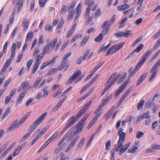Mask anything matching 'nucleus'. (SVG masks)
<instances>
[{
  "label": "nucleus",
  "instance_id": "7",
  "mask_svg": "<svg viewBox=\"0 0 160 160\" xmlns=\"http://www.w3.org/2000/svg\"><path fill=\"white\" fill-rule=\"evenodd\" d=\"M58 133V132L57 131H56L53 134L52 136L48 139L46 142H45L44 144L41 148V150H43L45 148L52 142V141L54 139V138L56 137Z\"/></svg>",
  "mask_w": 160,
  "mask_h": 160
},
{
  "label": "nucleus",
  "instance_id": "54",
  "mask_svg": "<svg viewBox=\"0 0 160 160\" xmlns=\"http://www.w3.org/2000/svg\"><path fill=\"white\" fill-rule=\"evenodd\" d=\"M76 14L75 16L74 20V22H76L77 20L78 19V18L80 16L81 12V11H76Z\"/></svg>",
  "mask_w": 160,
  "mask_h": 160
},
{
  "label": "nucleus",
  "instance_id": "4",
  "mask_svg": "<svg viewBox=\"0 0 160 160\" xmlns=\"http://www.w3.org/2000/svg\"><path fill=\"white\" fill-rule=\"evenodd\" d=\"M71 54V52H69L66 54H65L63 57V59L62 60V61L61 65L59 66L58 68L57 69L59 71H60L62 70L63 68L65 66H66L65 68V71L67 70L68 68V66H66L65 65V64L66 63V61L68 60V58L70 56Z\"/></svg>",
  "mask_w": 160,
  "mask_h": 160
},
{
  "label": "nucleus",
  "instance_id": "12",
  "mask_svg": "<svg viewBox=\"0 0 160 160\" xmlns=\"http://www.w3.org/2000/svg\"><path fill=\"white\" fill-rule=\"evenodd\" d=\"M17 121H14L10 125V127L7 129V132H10L13 131L15 129L19 128L17 124Z\"/></svg>",
  "mask_w": 160,
  "mask_h": 160
},
{
  "label": "nucleus",
  "instance_id": "43",
  "mask_svg": "<svg viewBox=\"0 0 160 160\" xmlns=\"http://www.w3.org/2000/svg\"><path fill=\"white\" fill-rule=\"evenodd\" d=\"M111 43H109L107 46L105 47H104V45L102 46V47L101 48L99 49L98 52H101L102 51H106L107 49L109 47Z\"/></svg>",
  "mask_w": 160,
  "mask_h": 160
},
{
  "label": "nucleus",
  "instance_id": "5",
  "mask_svg": "<svg viewBox=\"0 0 160 160\" xmlns=\"http://www.w3.org/2000/svg\"><path fill=\"white\" fill-rule=\"evenodd\" d=\"M82 73L80 70H78L75 72L66 81L65 84L68 85L72 83L77 78L80 76Z\"/></svg>",
  "mask_w": 160,
  "mask_h": 160
},
{
  "label": "nucleus",
  "instance_id": "59",
  "mask_svg": "<svg viewBox=\"0 0 160 160\" xmlns=\"http://www.w3.org/2000/svg\"><path fill=\"white\" fill-rule=\"evenodd\" d=\"M160 45V38H159L157 41L154 46V48L155 49L157 48Z\"/></svg>",
  "mask_w": 160,
  "mask_h": 160
},
{
  "label": "nucleus",
  "instance_id": "32",
  "mask_svg": "<svg viewBox=\"0 0 160 160\" xmlns=\"http://www.w3.org/2000/svg\"><path fill=\"white\" fill-rule=\"evenodd\" d=\"M89 38V36L88 35L85 36L81 42V45H84L88 41Z\"/></svg>",
  "mask_w": 160,
  "mask_h": 160
},
{
  "label": "nucleus",
  "instance_id": "42",
  "mask_svg": "<svg viewBox=\"0 0 160 160\" xmlns=\"http://www.w3.org/2000/svg\"><path fill=\"white\" fill-rule=\"evenodd\" d=\"M151 148L153 149L159 150H160V145L154 144L151 145Z\"/></svg>",
  "mask_w": 160,
  "mask_h": 160
},
{
  "label": "nucleus",
  "instance_id": "23",
  "mask_svg": "<svg viewBox=\"0 0 160 160\" xmlns=\"http://www.w3.org/2000/svg\"><path fill=\"white\" fill-rule=\"evenodd\" d=\"M49 45H47L46 46H44L43 48L42 53L44 56L46 54H49L50 53L49 47Z\"/></svg>",
  "mask_w": 160,
  "mask_h": 160
},
{
  "label": "nucleus",
  "instance_id": "15",
  "mask_svg": "<svg viewBox=\"0 0 160 160\" xmlns=\"http://www.w3.org/2000/svg\"><path fill=\"white\" fill-rule=\"evenodd\" d=\"M29 23V20L27 18L23 19L22 22V26L23 27V31H27Z\"/></svg>",
  "mask_w": 160,
  "mask_h": 160
},
{
  "label": "nucleus",
  "instance_id": "64",
  "mask_svg": "<svg viewBox=\"0 0 160 160\" xmlns=\"http://www.w3.org/2000/svg\"><path fill=\"white\" fill-rule=\"evenodd\" d=\"M112 114L111 113L108 111L106 113L105 115V118L106 120H107L109 118Z\"/></svg>",
  "mask_w": 160,
  "mask_h": 160
},
{
  "label": "nucleus",
  "instance_id": "62",
  "mask_svg": "<svg viewBox=\"0 0 160 160\" xmlns=\"http://www.w3.org/2000/svg\"><path fill=\"white\" fill-rule=\"evenodd\" d=\"M144 135V133L142 132H137L136 137L138 138H141Z\"/></svg>",
  "mask_w": 160,
  "mask_h": 160
},
{
  "label": "nucleus",
  "instance_id": "11",
  "mask_svg": "<svg viewBox=\"0 0 160 160\" xmlns=\"http://www.w3.org/2000/svg\"><path fill=\"white\" fill-rule=\"evenodd\" d=\"M31 87V86L29 85V82L28 81H25L21 83V87L23 91L29 90Z\"/></svg>",
  "mask_w": 160,
  "mask_h": 160
},
{
  "label": "nucleus",
  "instance_id": "26",
  "mask_svg": "<svg viewBox=\"0 0 160 160\" xmlns=\"http://www.w3.org/2000/svg\"><path fill=\"white\" fill-rule=\"evenodd\" d=\"M42 79V78H39L37 79L34 82L32 85V87L34 88L37 87L39 85L40 82L41 81Z\"/></svg>",
  "mask_w": 160,
  "mask_h": 160
},
{
  "label": "nucleus",
  "instance_id": "30",
  "mask_svg": "<svg viewBox=\"0 0 160 160\" xmlns=\"http://www.w3.org/2000/svg\"><path fill=\"white\" fill-rule=\"evenodd\" d=\"M103 33H101L95 39V41L97 42H99L101 41L103 38Z\"/></svg>",
  "mask_w": 160,
  "mask_h": 160
},
{
  "label": "nucleus",
  "instance_id": "51",
  "mask_svg": "<svg viewBox=\"0 0 160 160\" xmlns=\"http://www.w3.org/2000/svg\"><path fill=\"white\" fill-rule=\"evenodd\" d=\"M144 103V101L143 100H141L138 105V109H139L142 108Z\"/></svg>",
  "mask_w": 160,
  "mask_h": 160
},
{
  "label": "nucleus",
  "instance_id": "2",
  "mask_svg": "<svg viewBox=\"0 0 160 160\" xmlns=\"http://www.w3.org/2000/svg\"><path fill=\"white\" fill-rule=\"evenodd\" d=\"M47 115V113L42 114L29 127L28 131L32 133L39 124L44 120Z\"/></svg>",
  "mask_w": 160,
  "mask_h": 160
},
{
  "label": "nucleus",
  "instance_id": "38",
  "mask_svg": "<svg viewBox=\"0 0 160 160\" xmlns=\"http://www.w3.org/2000/svg\"><path fill=\"white\" fill-rule=\"evenodd\" d=\"M75 2H72L71 5L68 8V11L70 12L73 11V9L75 6Z\"/></svg>",
  "mask_w": 160,
  "mask_h": 160
},
{
  "label": "nucleus",
  "instance_id": "31",
  "mask_svg": "<svg viewBox=\"0 0 160 160\" xmlns=\"http://www.w3.org/2000/svg\"><path fill=\"white\" fill-rule=\"evenodd\" d=\"M83 108H82L78 112V114L76 116V118H77L78 119L82 115V114L86 111Z\"/></svg>",
  "mask_w": 160,
  "mask_h": 160
},
{
  "label": "nucleus",
  "instance_id": "27",
  "mask_svg": "<svg viewBox=\"0 0 160 160\" xmlns=\"http://www.w3.org/2000/svg\"><path fill=\"white\" fill-rule=\"evenodd\" d=\"M112 25L109 22V21L107 20L105 21L101 26L102 28H106L109 29L110 26Z\"/></svg>",
  "mask_w": 160,
  "mask_h": 160
},
{
  "label": "nucleus",
  "instance_id": "29",
  "mask_svg": "<svg viewBox=\"0 0 160 160\" xmlns=\"http://www.w3.org/2000/svg\"><path fill=\"white\" fill-rule=\"evenodd\" d=\"M142 117L143 119L150 118L151 117L150 115V112L149 111L147 112L146 113H144L142 114Z\"/></svg>",
  "mask_w": 160,
  "mask_h": 160
},
{
  "label": "nucleus",
  "instance_id": "53",
  "mask_svg": "<svg viewBox=\"0 0 160 160\" xmlns=\"http://www.w3.org/2000/svg\"><path fill=\"white\" fill-rule=\"evenodd\" d=\"M44 56L43 54H42V53L38 55H37L36 56L37 58L36 60L41 62V60L43 58Z\"/></svg>",
  "mask_w": 160,
  "mask_h": 160
},
{
  "label": "nucleus",
  "instance_id": "24",
  "mask_svg": "<svg viewBox=\"0 0 160 160\" xmlns=\"http://www.w3.org/2000/svg\"><path fill=\"white\" fill-rule=\"evenodd\" d=\"M33 36V33L32 32H29L27 34L26 38L25 40L26 42L30 41Z\"/></svg>",
  "mask_w": 160,
  "mask_h": 160
},
{
  "label": "nucleus",
  "instance_id": "33",
  "mask_svg": "<svg viewBox=\"0 0 160 160\" xmlns=\"http://www.w3.org/2000/svg\"><path fill=\"white\" fill-rule=\"evenodd\" d=\"M127 75V73H125L119 79L118 81V84H120L126 78Z\"/></svg>",
  "mask_w": 160,
  "mask_h": 160
},
{
  "label": "nucleus",
  "instance_id": "22",
  "mask_svg": "<svg viewBox=\"0 0 160 160\" xmlns=\"http://www.w3.org/2000/svg\"><path fill=\"white\" fill-rule=\"evenodd\" d=\"M130 7V5L126 4H123L118 7V9L120 11H123L129 8Z\"/></svg>",
  "mask_w": 160,
  "mask_h": 160
},
{
  "label": "nucleus",
  "instance_id": "9",
  "mask_svg": "<svg viewBox=\"0 0 160 160\" xmlns=\"http://www.w3.org/2000/svg\"><path fill=\"white\" fill-rule=\"evenodd\" d=\"M142 66L139 64L138 63L137 65L135 67L134 69L132 70L133 68L131 67L128 70V72L129 73V76L130 78L132 77L135 73Z\"/></svg>",
  "mask_w": 160,
  "mask_h": 160
},
{
  "label": "nucleus",
  "instance_id": "37",
  "mask_svg": "<svg viewBox=\"0 0 160 160\" xmlns=\"http://www.w3.org/2000/svg\"><path fill=\"white\" fill-rule=\"evenodd\" d=\"M122 86L119 87V89L115 93V96H118L124 89Z\"/></svg>",
  "mask_w": 160,
  "mask_h": 160
},
{
  "label": "nucleus",
  "instance_id": "46",
  "mask_svg": "<svg viewBox=\"0 0 160 160\" xmlns=\"http://www.w3.org/2000/svg\"><path fill=\"white\" fill-rule=\"evenodd\" d=\"M143 45L141 44L134 50L137 52H139L143 47Z\"/></svg>",
  "mask_w": 160,
  "mask_h": 160
},
{
  "label": "nucleus",
  "instance_id": "44",
  "mask_svg": "<svg viewBox=\"0 0 160 160\" xmlns=\"http://www.w3.org/2000/svg\"><path fill=\"white\" fill-rule=\"evenodd\" d=\"M82 37V34H78L75 36L72 39L71 42L72 43H73L77 39L79 38H81Z\"/></svg>",
  "mask_w": 160,
  "mask_h": 160
},
{
  "label": "nucleus",
  "instance_id": "18",
  "mask_svg": "<svg viewBox=\"0 0 160 160\" xmlns=\"http://www.w3.org/2000/svg\"><path fill=\"white\" fill-rule=\"evenodd\" d=\"M116 73H114L112 74L111 76L109 78L108 80L107 83H108L112 79V78H113L112 80L115 82L117 80V79L121 76V74H119L116 76Z\"/></svg>",
  "mask_w": 160,
  "mask_h": 160
},
{
  "label": "nucleus",
  "instance_id": "49",
  "mask_svg": "<svg viewBox=\"0 0 160 160\" xmlns=\"http://www.w3.org/2000/svg\"><path fill=\"white\" fill-rule=\"evenodd\" d=\"M130 82V78H128L121 85V86L123 88H125L126 87L128 83Z\"/></svg>",
  "mask_w": 160,
  "mask_h": 160
},
{
  "label": "nucleus",
  "instance_id": "39",
  "mask_svg": "<svg viewBox=\"0 0 160 160\" xmlns=\"http://www.w3.org/2000/svg\"><path fill=\"white\" fill-rule=\"evenodd\" d=\"M127 19L128 18L127 17H126L123 19L120 22V26H119L120 28H121L124 26V23L127 21Z\"/></svg>",
  "mask_w": 160,
  "mask_h": 160
},
{
  "label": "nucleus",
  "instance_id": "25",
  "mask_svg": "<svg viewBox=\"0 0 160 160\" xmlns=\"http://www.w3.org/2000/svg\"><path fill=\"white\" fill-rule=\"evenodd\" d=\"M58 40V39L57 38H55L53 41L49 42L47 45H49V47H51V48L53 49L54 48L56 43Z\"/></svg>",
  "mask_w": 160,
  "mask_h": 160
},
{
  "label": "nucleus",
  "instance_id": "63",
  "mask_svg": "<svg viewBox=\"0 0 160 160\" xmlns=\"http://www.w3.org/2000/svg\"><path fill=\"white\" fill-rule=\"evenodd\" d=\"M90 9L89 8H88L86 11V13L85 15V18H87L89 16L90 13Z\"/></svg>",
  "mask_w": 160,
  "mask_h": 160
},
{
  "label": "nucleus",
  "instance_id": "45",
  "mask_svg": "<svg viewBox=\"0 0 160 160\" xmlns=\"http://www.w3.org/2000/svg\"><path fill=\"white\" fill-rule=\"evenodd\" d=\"M47 1V0H40L39 1V4L40 7L42 8L44 7Z\"/></svg>",
  "mask_w": 160,
  "mask_h": 160
},
{
  "label": "nucleus",
  "instance_id": "6",
  "mask_svg": "<svg viewBox=\"0 0 160 160\" xmlns=\"http://www.w3.org/2000/svg\"><path fill=\"white\" fill-rule=\"evenodd\" d=\"M79 138L80 137L79 135H77L74 138L65 150L66 152H68L73 147Z\"/></svg>",
  "mask_w": 160,
  "mask_h": 160
},
{
  "label": "nucleus",
  "instance_id": "20",
  "mask_svg": "<svg viewBox=\"0 0 160 160\" xmlns=\"http://www.w3.org/2000/svg\"><path fill=\"white\" fill-rule=\"evenodd\" d=\"M148 74V73H144L140 77V78L138 79L137 85V86L139 85L140 84H141L142 82L147 77Z\"/></svg>",
  "mask_w": 160,
  "mask_h": 160
},
{
  "label": "nucleus",
  "instance_id": "50",
  "mask_svg": "<svg viewBox=\"0 0 160 160\" xmlns=\"http://www.w3.org/2000/svg\"><path fill=\"white\" fill-rule=\"evenodd\" d=\"M114 153H115V149L113 148L111 151V157L110 158L111 160H115L114 159Z\"/></svg>",
  "mask_w": 160,
  "mask_h": 160
},
{
  "label": "nucleus",
  "instance_id": "48",
  "mask_svg": "<svg viewBox=\"0 0 160 160\" xmlns=\"http://www.w3.org/2000/svg\"><path fill=\"white\" fill-rule=\"evenodd\" d=\"M48 128V127H45L43 128L41 131L39 133L38 135L40 137L44 133V132L47 131Z\"/></svg>",
  "mask_w": 160,
  "mask_h": 160
},
{
  "label": "nucleus",
  "instance_id": "8",
  "mask_svg": "<svg viewBox=\"0 0 160 160\" xmlns=\"http://www.w3.org/2000/svg\"><path fill=\"white\" fill-rule=\"evenodd\" d=\"M152 51L150 50L147 51L146 53L142 57L141 60L138 62V63L141 66H142L145 62L148 57L151 54Z\"/></svg>",
  "mask_w": 160,
  "mask_h": 160
},
{
  "label": "nucleus",
  "instance_id": "60",
  "mask_svg": "<svg viewBox=\"0 0 160 160\" xmlns=\"http://www.w3.org/2000/svg\"><path fill=\"white\" fill-rule=\"evenodd\" d=\"M132 32L131 31H127L126 33L124 32V37H128L132 34Z\"/></svg>",
  "mask_w": 160,
  "mask_h": 160
},
{
  "label": "nucleus",
  "instance_id": "13",
  "mask_svg": "<svg viewBox=\"0 0 160 160\" xmlns=\"http://www.w3.org/2000/svg\"><path fill=\"white\" fill-rule=\"evenodd\" d=\"M26 91H22L21 93L19 95V97L17 102L16 104V106H18V105L21 104L22 102V100L23 98L24 97V96L26 93Z\"/></svg>",
  "mask_w": 160,
  "mask_h": 160
},
{
  "label": "nucleus",
  "instance_id": "17",
  "mask_svg": "<svg viewBox=\"0 0 160 160\" xmlns=\"http://www.w3.org/2000/svg\"><path fill=\"white\" fill-rule=\"evenodd\" d=\"M101 114V112H100L98 114H97L93 119L90 123V124L88 127V128L89 129L93 125L96 121L97 120L98 118L99 117L100 115Z\"/></svg>",
  "mask_w": 160,
  "mask_h": 160
},
{
  "label": "nucleus",
  "instance_id": "10",
  "mask_svg": "<svg viewBox=\"0 0 160 160\" xmlns=\"http://www.w3.org/2000/svg\"><path fill=\"white\" fill-rule=\"evenodd\" d=\"M76 117L72 116L68 119V123L66 125L68 128H69L70 126L74 124L78 120Z\"/></svg>",
  "mask_w": 160,
  "mask_h": 160
},
{
  "label": "nucleus",
  "instance_id": "14",
  "mask_svg": "<svg viewBox=\"0 0 160 160\" xmlns=\"http://www.w3.org/2000/svg\"><path fill=\"white\" fill-rule=\"evenodd\" d=\"M82 121H80L76 127L75 131L76 132L80 133L82 131L84 126Z\"/></svg>",
  "mask_w": 160,
  "mask_h": 160
},
{
  "label": "nucleus",
  "instance_id": "40",
  "mask_svg": "<svg viewBox=\"0 0 160 160\" xmlns=\"http://www.w3.org/2000/svg\"><path fill=\"white\" fill-rule=\"evenodd\" d=\"M95 134H93L92 135L91 137L90 138H89V139L88 142L87 144V145L86 146L87 147H88L90 146V145L91 143V142L92 141V140H93V138H94V136H95Z\"/></svg>",
  "mask_w": 160,
  "mask_h": 160
},
{
  "label": "nucleus",
  "instance_id": "61",
  "mask_svg": "<svg viewBox=\"0 0 160 160\" xmlns=\"http://www.w3.org/2000/svg\"><path fill=\"white\" fill-rule=\"evenodd\" d=\"M40 138V137L38 135H37V136H36L33 140L31 142V145H32L35 143H36V142L38 141V140Z\"/></svg>",
  "mask_w": 160,
  "mask_h": 160
},
{
  "label": "nucleus",
  "instance_id": "16",
  "mask_svg": "<svg viewBox=\"0 0 160 160\" xmlns=\"http://www.w3.org/2000/svg\"><path fill=\"white\" fill-rule=\"evenodd\" d=\"M101 114V112H100L98 114H97L93 119L90 123V124L88 127V128L89 129L93 125L96 121L97 120L98 118L99 117L100 115Z\"/></svg>",
  "mask_w": 160,
  "mask_h": 160
},
{
  "label": "nucleus",
  "instance_id": "57",
  "mask_svg": "<svg viewBox=\"0 0 160 160\" xmlns=\"http://www.w3.org/2000/svg\"><path fill=\"white\" fill-rule=\"evenodd\" d=\"M92 102V101H91L89 102H88L86 104L85 106L83 108L86 111H87V110L89 106H90V105L91 104Z\"/></svg>",
  "mask_w": 160,
  "mask_h": 160
},
{
  "label": "nucleus",
  "instance_id": "47",
  "mask_svg": "<svg viewBox=\"0 0 160 160\" xmlns=\"http://www.w3.org/2000/svg\"><path fill=\"white\" fill-rule=\"evenodd\" d=\"M74 15V11L70 12L67 18L68 20H69L71 19H72L73 18V16Z\"/></svg>",
  "mask_w": 160,
  "mask_h": 160
},
{
  "label": "nucleus",
  "instance_id": "19",
  "mask_svg": "<svg viewBox=\"0 0 160 160\" xmlns=\"http://www.w3.org/2000/svg\"><path fill=\"white\" fill-rule=\"evenodd\" d=\"M23 2L24 0H18L17 3L15 5L16 6V5H18V8L17 10V12H19L22 9Z\"/></svg>",
  "mask_w": 160,
  "mask_h": 160
},
{
  "label": "nucleus",
  "instance_id": "35",
  "mask_svg": "<svg viewBox=\"0 0 160 160\" xmlns=\"http://www.w3.org/2000/svg\"><path fill=\"white\" fill-rule=\"evenodd\" d=\"M138 149V147L136 146H133V148H130L128 150V151L131 153H133L135 152Z\"/></svg>",
  "mask_w": 160,
  "mask_h": 160
},
{
  "label": "nucleus",
  "instance_id": "55",
  "mask_svg": "<svg viewBox=\"0 0 160 160\" xmlns=\"http://www.w3.org/2000/svg\"><path fill=\"white\" fill-rule=\"evenodd\" d=\"M101 15V11L100 9H98L96 11L94 16V18H97L98 17H99Z\"/></svg>",
  "mask_w": 160,
  "mask_h": 160
},
{
  "label": "nucleus",
  "instance_id": "34",
  "mask_svg": "<svg viewBox=\"0 0 160 160\" xmlns=\"http://www.w3.org/2000/svg\"><path fill=\"white\" fill-rule=\"evenodd\" d=\"M11 109L10 108H7L4 113L2 115L1 120H2L4 119L8 115Z\"/></svg>",
  "mask_w": 160,
  "mask_h": 160
},
{
  "label": "nucleus",
  "instance_id": "28",
  "mask_svg": "<svg viewBox=\"0 0 160 160\" xmlns=\"http://www.w3.org/2000/svg\"><path fill=\"white\" fill-rule=\"evenodd\" d=\"M57 69L56 68H52L50 69L48 73L46 74V76L47 77L55 73L57 71Z\"/></svg>",
  "mask_w": 160,
  "mask_h": 160
},
{
  "label": "nucleus",
  "instance_id": "41",
  "mask_svg": "<svg viewBox=\"0 0 160 160\" xmlns=\"http://www.w3.org/2000/svg\"><path fill=\"white\" fill-rule=\"evenodd\" d=\"M67 6L65 5H64L62 6V8L61 9L60 13L62 14H64L66 11Z\"/></svg>",
  "mask_w": 160,
  "mask_h": 160
},
{
  "label": "nucleus",
  "instance_id": "36",
  "mask_svg": "<svg viewBox=\"0 0 160 160\" xmlns=\"http://www.w3.org/2000/svg\"><path fill=\"white\" fill-rule=\"evenodd\" d=\"M31 133L29 131L26 133L23 137L21 139V142H23L26 140L30 135Z\"/></svg>",
  "mask_w": 160,
  "mask_h": 160
},
{
  "label": "nucleus",
  "instance_id": "3",
  "mask_svg": "<svg viewBox=\"0 0 160 160\" xmlns=\"http://www.w3.org/2000/svg\"><path fill=\"white\" fill-rule=\"evenodd\" d=\"M160 65V59L158 60L152 68L150 72V74H152V76L148 80L149 82H152L155 77L157 72L158 68Z\"/></svg>",
  "mask_w": 160,
  "mask_h": 160
},
{
  "label": "nucleus",
  "instance_id": "21",
  "mask_svg": "<svg viewBox=\"0 0 160 160\" xmlns=\"http://www.w3.org/2000/svg\"><path fill=\"white\" fill-rule=\"evenodd\" d=\"M125 42H123L121 43L119 45L117 46L116 48L113 49L112 52L111 54H113L118 50H119L124 44Z\"/></svg>",
  "mask_w": 160,
  "mask_h": 160
},
{
  "label": "nucleus",
  "instance_id": "1",
  "mask_svg": "<svg viewBox=\"0 0 160 160\" xmlns=\"http://www.w3.org/2000/svg\"><path fill=\"white\" fill-rule=\"evenodd\" d=\"M119 135V138L117 142V145L115 147V150L116 152H118L119 150V154L121 155L127 150L130 146L131 143L128 142L123 146V143L126 134L125 133H122Z\"/></svg>",
  "mask_w": 160,
  "mask_h": 160
},
{
  "label": "nucleus",
  "instance_id": "58",
  "mask_svg": "<svg viewBox=\"0 0 160 160\" xmlns=\"http://www.w3.org/2000/svg\"><path fill=\"white\" fill-rule=\"evenodd\" d=\"M52 26L51 25H47L45 28V30L46 31H49L51 32L52 31Z\"/></svg>",
  "mask_w": 160,
  "mask_h": 160
},
{
  "label": "nucleus",
  "instance_id": "52",
  "mask_svg": "<svg viewBox=\"0 0 160 160\" xmlns=\"http://www.w3.org/2000/svg\"><path fill=\"white\" fill-rule=\"evenodd\" d=\"M16 120L17 121V124L18 125V126L19 127L21 125L25 122V120L24 119H23V118L20 120V121L18 122V120Z\"/></svg>",
  "mask_w": 160,
  "mask_h": 160
},
{
  "label": "nucleus",
  "instance_id": "56",
  "mask_svg": "<svg viewBox=\"0 0 160 160\" xmlns=\"http://www.w3.org/2000/svg\"><path fill=\"white\" fill-rule=\"evenodd\" d=\"M112 96V94L109 95L103 102L104 104H106L107 103L108 101L110 100V98Z\"/></svg>",
  "mask_w": 160,
  "mask_h": 160
}]
</instances>
